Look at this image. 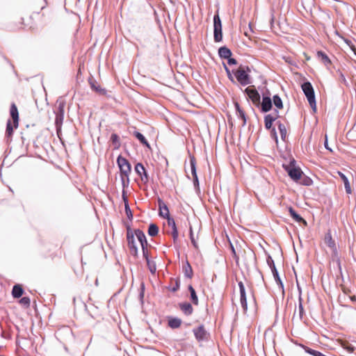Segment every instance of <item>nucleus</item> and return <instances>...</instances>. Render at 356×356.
I'll return each mask as SVG.
<instances>
[{"mask_svg": "<svg viewBox=\"0 0 356 356\" xmlns=\"http://www.w3.org/2000/svg\"><path fill=\"white\" fill-rule=\"evenodd\" d=\"M168 219V225L172 227V222H175L173 219H170V217L167 218Z\"/></svg>", "mask_w": 356, "mask_h": 356, "instance_id": "de8ad7c7", "label": "nucleus"}, {"mask_svg": "<svg viewBox=\"0 0 356 356\" xmlns=\"http://www.w3.org/2000/svg\"><path fill=\"white\" fill-rule=\"evenodd\" d=\"M159 232V228L155 224H151L148 229V234L151 236H156Z\"/></svg>", "mask_w": 356, "mask_h": 356, "instance_id": "cd10ccee", "label": "nucleus"}, {"mask_svg": "<svg viewBox=\"0 0 356 356\" xmlns=\"http://www.w3.org/2000/svg\"><path fill=\"white\" fill-rule=\"evenodd\" d=\"M13 129L14 128L11 124L10 120H8L7 122V127H6V134L8 136H10L13 134Z\"/></svg>", "mask_w": 356, "mask_h": 356, "instance_id": "c9c22d12", "label": "nucleus"}, {"mask_svg": "<svg viewBox=\"0 0 356 356\" xmlns=\"http://www.w3.org/2000/svg\"><path fill=\"white\" fill-rule=\"evenodd\" d=\"M261 110L264 112H267L270 110L272 107V101L268 97H264L261 102Z\"/></svg>", "mask_w": 356, "mask_h": 356, "instance_id": "4468645a", "label": "nucleus"}, {"mask_svg": "<svg viewBox=\"0 0 356 356\" xmlns=\"http://www.w3.org/2000/svg\"><path fill=\"white\" fill-rule=\"evenodd\" d=\"M277 127L282 140H285L287 134L285 125L278 122Z\"/></svg>", "mask_w": 356, "mask_h": 356, "instance_id": "5701e85b", "label": "nucleus"}, {"mask_svg": "<svg viewBox=\"0 0 356 356\" xmlns=\"http://www.w3.org/2000/svg\"><path fill=\"white\" fill-rule=\"evenodd\" d=\"M238 286L240 289V294H241V304L243 311L246 312L248 309V305H247V301H246L245 287H244L243 284L241 282H239Z\"/></svg>", "mask_w": 356, "mask_h": 356, "instance_id": "1a4fd4ad", "label": "nucleus"}, {"mask_svg": "<svg viewBox=\"0 0 356 356\" xmlns=\"http://www.w3.org/2000/svg\"><path fill=\"white\" fill-rule=\"evenodd\" d=\"M324 145H325V147L327 149L330 150V152H332V149H330V148L328 147V143H327V138H325V141Z\"/></svg>", "mask_w": 356, "mask_h": 356, "instance_id": "49530a36", "label": "nucleus"}, {"mask_svg": "<svg viewBox=\"0 0 356 356\" xmlns=\"http://www.w3.org/2000/svg\"><path fill=\"white\" fill-rule=\"evenodd\" d=\"M193 333L196 339L199 341L207 339L208 333L205 330L203 325H200L198 327L193 330Z\"/></svg>", "mask_w": 356, "mask_h": 356, "instance_id": "6e6552de", "label": "nucleus"}, {"mask_svg": "<svg viewBox=\"0 0 356 356\" xmlns=\"http://www.w3.org/2000/svg\"><path fill=\"white\" fill-rule=\"evenodd\" d=\"M144 257L146 258L147 264L149 268V270L152 273H154L156 270V264L154 261H150L147 255V251L145 252V255Z\"/></svg>", "mask_w": 356, "mask_h": 356, "instance_id": "a878e982", "label": "nucleus"}, {"mask_svg": "<svg viewBox=\"0 0 356 356\" xmlns=\"http://www.w3.org/2000/svg\"><path fill=\"white\" fill-rule=\"evenodd\" d=\"M10 115L13 120L14 128L17 129L18 127L19 113L17 108L15 104L11 105Z\"/></svg>", "mask_w": 356, "mask_h": 356, "instance_id": "f8f14e48", "label": "nucleus"}, {"mask_svg": "<svg viewBox=\"0 0 356 356\" xmlns=\"http://www.w3.org/2000/svg\"><path fill=\"white\" fill-rule=\"evenodd\" d=\"M181 321L179 318H174L168 321V325L172 328H177L181 325Z\"/></svg>", "mask_w": 356, "mask_h": 356, "instance_id": "393cba45", "label": "nucleus"}, {"mask_svg": "<svg viewBox=\"0 0 356 356\" xmlns=\"http://www.w3.org/2000/svg\"><path fill=\"white\" fill-rule=\"evenodd\" d=\"M23 289L22 288V286L20 285H15L13 288V291H12V295L14 298H19L22 296L23 294Z\"/></svg>", "mask_w": 356, "mask_h": 356, "instance_id": "4be33fe9", "label": "nucleus"}, {"mask_svg": "<svg viewBox=\"0 0 356 356\" xmlns=\"http://www.w3.org/2000/svg\"><path fill=\"white\" fill-rule=\"evenodd\" d=\"M289 211L290 213L291 216L298 222H303L305 225H307V222L300 216L298 215L295 210L292 207L289 208Z\"/></svg>", "mask_w": 356, "mask_h": 356, "instance_id": "f3484780", "label": "nucleus"}, {"mask_svg": "<svg viewBox=\"0 0 356 356\" xmlns=\"http://www.w3.org/2000/svg\"><path fill=\"white\" fill-rule=\"evenodd\" d=\"M305 351L307 353H309V354H310V355H312L313 356H325L323 354H322L321 352L315 350H313V349H311L309 348H305Z\"/></svg>", "mask_w": 356, "mask_h": 356, "instance_id": "2f4dec72", "label": "nucleus"}, {"mask_svg": "<svg viewBox=\"0 0 356 356\" xmlns=\"http://www.w3.org/2000/svg\"><path fill=\"white\" fill-rule=\"evenodd\" d=\"M134 135L137 138V139L143 145H145L146 147H149V144L148 143V142L147 141V140L145 139V138L144 137V136L140 134V132H138V131H135L134 133Z\"/></svg>", "mask_w": 356, "mask_h": 356, "instance_id": "b1692460", "label": "nucleus"}, {"mask_svg": "<svg viewBox=\"0 0 356 356\" xmlns=\"http://www.w3.org/2000/svg\"><path fill=\"white\" fill-rule=\"evenodd\" d=\"M235 107H236L237 113L238 114L240 118H241V119L243 120V124L245 125V123H246V119H245V116L244 112L241 109V108H240V106H239L238 103L235 104Z\"/></svg>", "mask_w": 356, "mask_h": 356, "instance_id": "c756f323", "label": "nucleus"}, {"mask_svg": "<svg viewBox=\"0 0 356 356\" xmlns=\"http://www.w3.org/2000/svg\"><path fill=\"white\" fill-rule=\"evenodd\" d=\"M190 238H191V243H193V246L195 248H197L198 245H197V240H196V238L194 236V234H193V229H192L191 227H190Z\"/></svg>", "mask_w": 356, "mask_h": 356, "instance_id": "72a5a7b5", "label": "nucleus"}, {"mask_svg": "<svg viewBox=\"0 0 356 356\" xmlns=\"http://www.w3.org/2000/svg\"><path fill=\"white\" fill-rule=\"evenodd\" d=\"M273 103L277 108H279V109L282 108V107H283L282 101L279 96L275 95L273 97Z\"/></svg>", "mask_w": 356, "mask_h": 356, "instance_id": "7c9ffc66", "label": "nucleus"}, {"mask_svg": "<svg viewBox=\"0 0 356 356\" xmlns=\"http://www.w3.org/2000/svg\"><path fill=\"white\" fill-rule=\"evenodd\" d=\"M271 136H272V137L274 138L275 141L277 142V134H276V131H275V129H272V131H271Z\"/></svg>", "mask_w": 356, "mask_h": 356, "instance_id": "c03bdc74", "label": "nucleus"}, {"mask_svg": "<svg viewBox=\"0 0 356 356\" xmlns=\"http://www.w3.org/2000/svg\"><path fill=\"white\" fill-rule=\"evenodd\" d=\"M338 174H339V177H341V179L343 181L346 193L348 194H350L351 192H352V190H351V187H350V183H349V181H348V178L346 177V176L343 173H342L341 172H338Z\"/></svg>", "mask_w": 356, "mask_h": 356, "instance_id": "dca6fc26", "label": "nucleus"}, {"mask_svg": "<svg viewBox=\"0 0 356 356\" xmlns=\"http://www.w3.org/2000/svg\"><path fill=\"white\" fill-rule=\"evenodd\" d=\"M136 172L140 177L141 179L143 181H147L148 176L145 169L143 165L140 163H138L135 166Z\"/></svg>", "mask_w": 356, "mask_h": 356, "instance_id": "9b49d317", "label": "nucleus"}, {"mask_svg": "<svg viewBox=\"0 0 356 356\" xmlns=\"http://www.w3.org/2000/svg\"><path fill=\"white\" fill-rule=\"evenodd\" d=\"M245 92L253 103L257 104L259 102L260 95L256 90L248 88L245 89Z\"/></svg>", "mask_w": 356, "mask_h": 356, "instance_id": "9d476101", "label": "nucleus"}, {"mask_svg": "<svg viewBox=\"0 0 356 356\" xmlns=\"http://www.w3.org/2000/svg\"><path fill=\"white\" fill-rule=\"evenodd\" d=\"M225 70L227 72L228 75L230 76V72H229V69L226 66H225Z\"/></svg>", "mask_w": 356, "mask_h": 356, "instance_id": "09e8293b", "label": "nucleus"}, {"mask_svg": "<svg viewBox=\"0 0 356 356\" xmlns=\"http://www.w3.org/2000/svg\"><path fill=\"white\" fill-rule=\"evenodd\" d=\"M232 252H233V253H234V254H236V253H235V250H234V249L233 248H232Z\"/></svg>", "mask_w": 356, "mask_h": 356, "instance_id": "8fccbe9b", "label": "nucleus"}, {"mask_svg": "<svg viewBox=\"0 0 356 356\" xmlns=\"http://www.w3.org/2000/svg\"><path fill=\"white\" fill-rule=\"evenodd\" d=\"M317 56L325 65L330 63V59L327 55L322 51H318Z\"/></svg>", "mask_w": 356, "mask_h": 356, "instance_id": "c85d7f7f", "label": "nucleus"}, {"mask_svg": "<svg viewBox=\"0 0 356 356\" xmlns=\"http://www.w3.org/2000/svg\"><path fill=\"white\" fill-rule=\"evenodd\" d=\"M124 209H125V212H126V214H127V217L129 218H132V213H131V209L129 208V206L128 203H126V204H124Z\"/></svg>", "mask_w": 356, "mask_h": 356, "instance_id": "ea45409f", "label": "nucleus"}, {"mask_svg": "<svg viewBox=\"0 0 356 356\" xmlns=\"http://www.w3.org/2000/svg\"><path fill=\"white\" fill-rule=\"evenodd\" d=\"M122 199L124 202V204H126V203H128L127 197L126 196L124 191H123L122 192Z\"/></svg>", "mask_w": 356, "mask_h": 356, "instance_id": "a18cd8bd", "label": "nucleus"}, {"mask_svg": "<svg viewBox=\"0 0 356 356\" xmlns=\"http://www.w3.org/2000/svg\"><path fill=\"white\" fill-rule=\"evenodd\" d=\"M91 88L96 91L97 92H99V94H104L105 90L100 88L99 86H96V84L94 82H90Z\"/></svg>", "mask_w": 356, "mask_h": 356, "instance_id": "473e14b6", "label": "nucleus"}, {"mask_svg": "<svg viewBox=\"0 0 356 356\" xmlns=\"http://www.w3.org/2000/svg\"><path fill=\"white\" fill-rule=\"evenodd\" d=\"M185 274L187 277H191L192 275V268L188 263H187V266L185 268Z\"/></svg>", "mask_w": 356, "mask_h": 356, "instance_id": "a19ab883", "label": "nucleus"}, {"mask_svg": "<svg viewBox=\"0 0 356 356\" xmlns=\"http://www.w3.org/2000/svg\"><path fill=\"white\" fill-rule=\"evenodd\" d=\"M181 311L186 315H190L193 312V307L190 303L184 302L179 305Z\"/></svg>", "mask_w": 356, "mask_h": 356, "instance_id": "412c9836", "label": "nucleus"}, {"mask_svg": "<svg viewBox=\"0 0 356 356\" xmlns=\"http://www.w3.org/2000/svg\"><path fill=\"white\" fill-rule=\"evenodd\" d=\"M248 72H250L248 67L246 68L240 67L235 72L236 78L241 84L245 86L250 83Z\"/></svg>", "mask_w": 356, "mask_h": 356, "instance_id": "20e7f679", "label": "nucleus"}, {"mask_svg": "<svg viewBox=\"0 0 356 356\" xmlns=\"http://www.w3.org/2000/svg\"><path fill=\"white\" fill-rule=\"evenodd\" d=\"M302 89L307 97L310 106L314 112L316 111V103L315 99V95L314 88L309 82H305L302 85Z\"/></svg>", "mask_w": 356, "mask_h": 356, "instance_id": "7ed1b4c3", "label": "nucleus"}, {"mask_svg": "<svg viewBox=\"0 0 356 356\" xmlns=\"http://www.w3.org/2000/svg\"><path fill=\"white\" fill-rule=\"evenodd\" d=\"M111 139L112 142L116 145V147H118L120 145V143H119V137L118 136V135L115 134H113L111 136Z\"/></svg>", "mask_w": 356, "mask_h": 356, "instance_id": "4c0bfd02", "label": "nucleus"}, {"mask_svg": "<svg viewBox=\"0 0 356 356\" xmlns=\"http://www.w3.org/2000/svg\"><path fill=\"white\" fill-rule=\"evenodd\" d=\"M127 241L128 245L130 249L131 253L136 256L138 254V245H140L143 252V255H145L147 251V243L145 234L140 229L135 230L134 233L130 232H127Z\"/></svg>", "mask_w": 356, "mask_h": 356, "instance_id": "f257e3e1", "label": "nucleus"}, {"mask_svg": "<svg viewBox=\"0 0 356 356\" xmlns=\"http://www.w3.org/2000/svg\"><path fill=\"white\" fill-rule=\"evenodd\" d=\"M19 302L24 306L29 307L30 305V299L27 297H24L19 300Z\"/></svg>", "mask_w": 356, "mask_h": 356, "instance_id": "58836bf2", "label": "nucleus"}, {"mask_svg": "<svg viewBox=\"0 0 356 356\" xmlns=\"http://www.w3.org/2000/svg\"><path fill=\"white\" fill-rule=\"evenodd\" d=\"M213 36L216 42H220L222 39V24L218 15H216L213 17Z\"/></svg>", "mask_w": 356, "mask_h": 356, "instance_id": "39448f33", "label": "nucleus"}, {"mask_svg": "<svg viewBox=\"0 0 356 356\" xmlns=\"http://www.w3.org/2000/svg\"><path fill=\"white\" fill-rule=\"evenodd\" d=\"M190 164H191V174L193 177L194 184L198 185V179H197V173H196V168H195V160L193 157L191 159Z\"/></svg>", "mask_w": 356, "mask_h": 356, "instance_id": "2eb2a0df", "label": "nucleus"}, {"mask_svg": "<svg viewBox=\"0 0 356 356\" xmlns=\"http://www.w3.org/2000/svg\"><path fill=\"white\" fill-rule=\"evenodd\" d=\"M267 263H268V266H270V269L272 270L273 277H274V278L275 280V282H277V285L279 286V288L282 291V292H284V285H283V283L281 281L280 277H279L278 272H277V269L275 268L274 261H273V260L272 259L271 257H268V258Z\"/></svg>", "mask_w": 356, "mask_h": 356, "instance_id": "0eeeda50", "label": "nucleus"}, {"mask_svg": "<svg viewBox=\"0 0 356 356\" xmlns=\"http://www.w3.org/2000/svg\"><path fill=\"white\" fill-rule=\"evenodd\" d=\"M227 59H228L227 62H228L229 65H236V60L234 58L229 57Z\"/></svg>", "mask_w": 356, "mask_h": 356, "instance_id": "37998d69", "label": "nucleus"}, {"mask_svg": "<svg viewBox=\"0 0 356 356\" xmlns=\"http://www.w3.org/2000/svg\"><path fill=\"white\" fill-rule=\"evenodd\" d=\"M188 289H189L190 293H191V298L192 302L195 305H197V303H198V298H197V296L196 295L195 289L193 288L192 286H188Z\"/></svg>", "mask_w": 356, "mask_h": 356, "instance_id": "bb28decb", "label": "nucleus"}, {"mask_svg": "<svg viewBox=\"0 0 356 356\" xmlns=\"http://www.w3.org/2000/svg\"><path fill=\"white\" fill-rule=\"evenodd\" d=\"M324 242L333 252L337 251L336 244L330 232L325 235Z\"/></svg>", "mask_w": 356, "mask_h": 356, "instance_id": "ddd939ff", "label": "nucleus"}, {"mask_svg": "<svg viewBox=\"0 0 356 356\" xmlns=\"http://www.w3.org/2000/svg\"><path fill=\"white\" fill-rule=\"evenodd\" d=\"M342 347L345 350H346L349 353H353L355 349L354 346L346 343H343Z\"/></svg>", "mask_w": 356, "mask_h": 356, "instance_id": "f704fd0d", "label": "nucleus"}, {"mask_svg": "<svg viewBox=\"0 0 356 356\" xmlns=\"http://www.w3.org/2000/svg\"><path fill=\"white\" fill-rule=\"evenodd\" d=\"M159 214L163 218L169 217V210L163 202H159Z\"/></svg>", "mask_w": 356, "mask_h": 356, "instance_id": "aec40b11", "label": "nucleus"}, {"mask_svg": "<svg viewBox=\"0 0 356 356\" xmlns=\"http://www.w3.org/2000/svg\"><path fill=\"white\" fill-rule=\"evenodd\" d=\"M298 307H299V318L301 319L302 318L303 313H304L303 307H302V305L301 302H300Z\"/></svg>", "mask_w": 356, "mask_h": 356, "instance_id": "79ce46f5", "label": "nucleus"}, {"mask_svg": "<svg viewBox=\"0 0 356 356\" xmlns=\"http://www.w3.org/2000/svg\"><path fill=\"white\" fill-rule=\"evenodd\" d=\"M277 115H273L271 114L265 117V127L267 129H270L271 128L273 122L277 119Z\"/></svg>", "mask_w": 356, "mask_h": 356, "instance_id": "a211bd4d", "label": "nucleus"}, {"mask_svg": "<svg viewBox=\"0 0 356 356\" xmlns=\"http://www.w3.org/2000/svg\"><path fill=\"white\" fill-rule=\"evenodd\" d=\"M117 162L120 170L122 184L124 187L129 182V175L131 170V165L124 157L119 156Z\"/></svg>", "mask_w": 356, "mask_h": 356, "instance_id": "f03ea898", "label": "nucleus"}, {"mask_svg": "<svg viewBox=\"0 0 356 356\" xmlns=\"http://www.w3.org/2000/svg\"><path fill=\"white\" fill-rule=\"evenodd\" d=\"M218 54L221 58H229L232 56V52L226 47H222L218 49Z\"/></svg>", "mask_w": 356, "mask_h": 356, "instance_id": "6ab92c4d", "label": "nucleus"}, {"mask_svg": "<svg viewBox=\"0 0 356 356\" xmlns=\"http://www.w3.org/2000/svg\"><path fill=\"white\" fill-rule=\"evenodd\" d=\"M172 235L173 237L174 241H176L178 237V231L175 225V222H172Z\"/></svg>", "mask_w": 356, "mask_h": 356, "instance_id": "e433bc0d", "label": "nucleus"}, {"mask_svg": "<svg viewBox=\"0 0 356 356\" xmlns=\"http://www.w3.org/2000/svg\"><path fill=\"white\" fill-rule=\"evenodd\" d=\"M285 169L289 177L296 181H298L302 175L300 168H296L292 164L286 166Z\"/></svg>", "mask_w": 356, "mask_h": 356, "instance_id": "423d86ee", "label": "nucleus"}]
</instances>
